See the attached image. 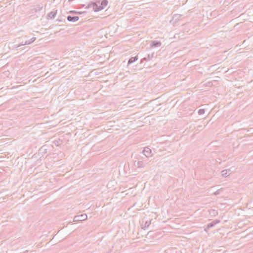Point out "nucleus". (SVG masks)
<instances>
[{
	"instance_id": "f257e3e1",
	"label": "nucleus",
	"mask_w": 253,
	"mask_h": 253,
	"mask_svg": "<svg viewBox=\"0 0 253 253\" xmlns=\"http://www.w3.org/2000/svg\"><path fill=\"white\" fill-rule=\"evenodd\" d=\"M108 4L107 0H95L90 1L88 5L85 7L86 9L90 7H93L94 12H98L105 8Z\"/></svg>"
},
{
	"instance_id": "f03ea898",
	"label": "nucleus",
	"mask_w": 253,
	"mask_h": 253,
	"mask_svg": "<svg viewBox=\"0 0 253 253\" xmlns=\"http://www.w3.org/2000/svg\"><path fill=\"white\" fill-rule=\"evenodd\" d=\"M154 53L148 54L145 57L141 60L140 63H142L143 61H148L150 60L154 56Z\"/></svg>"
},
{
	"instance_id": "7ed1b4c3",
	"label": "nucleus",
	"mask_w": 253,
	"mask_h": 253,
	"mask_svg": "<svg viewBox=\"0 0 253 253\" xmlns=\"http://www.w3.org/2000/svg\"><path fill=\"white\" fill-rule=\"evenodd\" d=\"M67 20L69 22H75L79 19V17L78 16H71L68 15L67 17Z\"/></svg>"
},
{
	"instance_id": "20e7f679",
	"label": "nucleus",
	"mask_w": 253,
	"mask_h": 253,
	"mask_svg": "<svg viewBox=\"0 0 253 253\" xmlns=\"http://www.w3.org/2000/svg\"><path fill=\"white\" fill-rule=\"evenodd\" d=\"M162 43L160 41H152L150 46L151 47H158L161 45Z\"/></svg>"
},
{
	"instance_id": "39448f33",
	"label": "nucleus",
	"mask_w": 253,
	"mask_h": 253,
	"mask_svg": "<svg viewBox=\"0 0 253 253\" xmlns=\"http://www.w3.org/2000/svg\"><path fill=\"white\" fill-rule=\"evenodd\" d=\"M57 14V10L52 11L47 15V19H54Z\"/></svg>"
},
{
	"instance_id": "423d86ee",
	"label": "nucleus",
	"mask_w": 253,
	"mask_h": 253,
	"mask_svg": "<svg viewBox=\"0 0 253 253\" xmlns=\"http://www.w3.org/2000/svg\"><path fill=\"white\" fill-rule=\"evenodd\" d=\"M138 60V56L130 57L127 62V66L132 64Z\"/></svg>"
},
{
	"instance_id": "0eeeda50",
	"label": "nucleus",
	"mask_w": 253,
	"mask_h": 253,
	"mask_svg": "<svg viewBox=\"0 0 253 253\" xmlns=\"http://www.w3.org/2000/svg\"><path fill=\"white\" fill-rule=\"evenodd\" d=\"M36 38L35 37H33V38H31L30 39L24 42V44H26V45L30 44L32 43H33L36 40Z\"/></svg>"
},
{
	"instance_id": "6e6552de",
	"label": "nucleus",
	"mask_w": 253,
	"mask_h": 253,
	"mask_svg": "<svg viewBox=\"0 0 253 253\" xmlns=\"http://www.w3.org/2000/svg\"><path fill=\"white\" fill-rule=\"evenodd\" d=\"M43 5L42 3L37 4L35 6V10L36 11H40L42 9Z\"/></svg>"
},
{
	"instance_id": "1a4fd4ad",
	"label": "nucleus",
	"mask_w": 253,
	"mask_h": 253,
	"mask_svg": "<svg viewBox=\"0 0 253 253\" xmlns=\"http://www.w3.org/2000/svg\"><path fill=\"white\" fill-rule=\"evenodd\" d=\"M20 47V45L18 44H10V46H9V48L12 50H17L18 47Z\"/></svg>"
},
{
	"instance_id": "9d476101",
	"label": "nucleus",
	"mask_w": 253,
	"mask_h": 253,
	"mask_svg": "<svg viewBox=\"0 0 253 253\" xmlns=\"http://www.w3.org/2000/svg\"><path fill=\"white\" fill-rule=\"evenodd\" d=\"M71 12L78 14H82L83 13H85L86 12L85 11H77L73 10Z\"/></svg>"
},
{
	"instance_id": "9b49d317",
	"label": "nucleus",
	"mask_w": 253,
	"mask_h": 253,
	"mask_svg": "<svg viewBox=\"0 0 253 253\" xmlns=\"http://www.w3.org/2000/svg\"><path fill=\"white\" fill-rule=\"evenodd\" d=\"M158 107H159V105H157L156 107H153V108L152 110V111H153L154 110H156V111H160L161 110V108H158Z\"/></svg>"
},
{
	"instance_id": "f8f14e48",
	"label": "nucleus",
	"mask_w": 253,
	"mask_h": 253,
	"mask_svg": "<svg viewBox=\"0 0 253 253\" xmlns=\"http://www.w3.org/2000/svg\"><path fill=\"white\" fill-rule=\"evenodd\" d=\"M18 45H20V46H21L26 45V44H24V42H20L18 44Z\"/></svg>"
},
{
	"instance_id": "ddd939ff",
	"label": "nucleus",
	"mask_w": 253,
	"mask_h": 253,
	"mask_svg": "<svg viewBox=\"0 0 253 253\" xmlns=\"http://www.w3.org/2000/svg\"><path fill=\"white\" fill-rule=\"evenodd\" d=\"M56 21H59V22H62L63 21V20L62 19V18H58V19H57L56 20Z\"/></svg>"
},
{
	"instance_id": "4468645a",
	"label": "nucleus",
	"mask_w": 253,
	"mask_h": 253,
	"mask_svg": "<svg viewBox=\"0 0 253 253\" xmlns=\"http://www.w3.org/2000/svg\"><path fill=\"white\" fill-rule=\"evenodd\" d=\"M82 216H83V217L81 219V220H84V219H85L86 218V215L85 216H84L83 215H82Z\"/></svg>"
},
{
	"instance_id": "2eb2a0df",
	"label": "nucleus",
	"mask_w": 253,
	"mask_h": 253,
	"mask_svg": "<svg viewBox=\"0 0 253 253\" xmlns=\"http://www.w3.org/2000/svg\"><path fill=\"white\" fill-rule=\"evenodd\" d=\"M222 175H224V174H226V171H222Z\"/></svg>"
},
{
	"instance_id": "dca6fc26",
	"label": "nucleus",
	"mask_w": 253,
	"mask_h": 253,
	"mask_svg": "<svg viewBox=\"0 0 253 253\" xmlns=\"http://www.w3.org/2000/svg\"><path fill=\"white\" fill-rule=\"evenodd\" d=\"M198 111H205V109L202 108V109H199Z\"/></svg>"
},
{
	"instance_id": "f3484780",
	"label": "nucleus",
	"mask_w": 253,
	"mask_h": 253,
	"mask_svg": "<svg viewBox=\"0 0 253 253\" xmlns=\"http://www.w3.org/2000/svg\"><path fill=\"white\" fill-rule=\"evenodd\" d=\"M23 49H26L25 51H27L28 50V49L27 48V47H25Z\"/></svg>"
},
{
	"instance_id": "a211bd4d",
	"label": "nucleus",
	"mask_w": 253,
	"mask_h": 253,
	"mask_svg": "<svg viewBox=\"0 0 253 253\" xmlns=\"http://www.w3.org/2000/svg\"><path fill=\"white\" fill-rule=\"evenodd\" d=\"M147 151V152H148V151H149L150 150H149V149H147V150H144V152H145V151Z\"/></svg>"
}]
</instances>
